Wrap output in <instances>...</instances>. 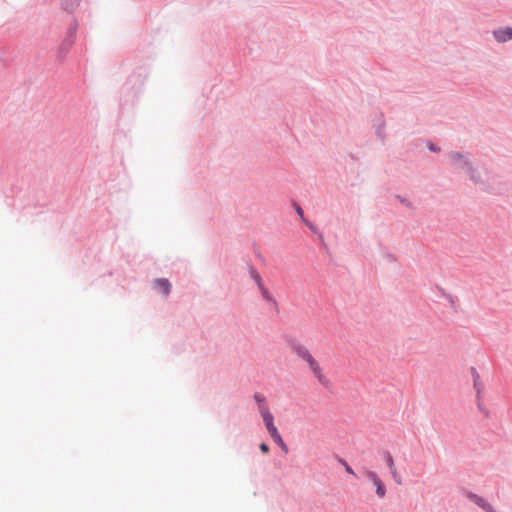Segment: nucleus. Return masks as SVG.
<instances>
[{
  "label": "nucleus",
  "instance_id": "obj_1",
  "mask_svg": "<svg viewBox=\"0 0 512 512\" xmlns=\"http://www.w3.org/2000/svg\"><path fill=\"white\" fill-rule=\"evenodd\" d=\"M293 352L302 359L309 367L312 374L317 378L320 384L327 386L329 384V380L324 374L320 364L311 354L309 349L301 344H294L292 346Z\"/></svg>",
  "mask_w": 512,
  "mask_h": 512
},
{
  "label": "nucleus",
  "instance_id": "obj_2",
  "mask_svg": "<svg viewBox=\"0 0 512 512\" xmlns=\"http://www.w3.org/2000/svg\"><path fill=\"white\" fill-rule=\"evenodd\" d=\"M261 416L271 438L275 441L281 437L276 426L274 425V418L269 408L261 407Z\"/></svg>",
  "mask_w": 512,
  "mask_h": 512
},
{
  "label": "nucleus",
  "instance_id": "obj_3",
  "mask_svg": "<svg viewBox=\"0 0 512 512\" xmlns=\"http://www.w3.org/2000/svg\"><path fill=\"white\" fill-rule=\"evenodd\" d=\"M365 475L375 485L377 496L379 498H383L386 495V488L377 473L371 470H366Z\"/></svg>",
  "mask_w": 512,
  "mask_h": 512
},
{
  "label": "nucleus",
  "instance_id": "obj_4",
  "mask_svg": "<svg viewBox=\"0 0 512 512\" xmlns=\"http://www.w3.org/2000/svg\"><path fill=\"white\" fill-rule=\"evenodd\" d=\"M385 461L386 464L390 470L391 476L393 480L396 482V484L401 485L402 484V478L399 475L397 468L395 466L394 458L390 453H386L385 455Z\"/></svg>",
  "mask_w": 512,
  "mask_h": 512
},
{
  "label": "nucleus",
  "instance_id": "obj_5",
  "mask_svg": "<svg viewBox=\"0 0 512 512\" xmlns=\"http://www.w3.org/2000/svg\"><path fill=\"white\" fill-rule=\"evenodd\" d=\"M494 37L498 42H506L512 39V28H501L494 31Z\"/></svg>",
  "mask_w": 512,
  "mask_h": 512
},
{
  "label": "nucleus",
  "instance_id": "obj_6",
  "mask_svg": "<svg viewBox=\"0 0 512 512\" xmlns=\"http://www.w3.org/2000/svg\"><path fill=\"white\" fill-rule=\"evenodd\" d=\"M155 287L167 296L170 293L171 284L167 279H157L155 281Z\"/></svg>",
  "mask_w": 512,
  "mask_h": 512
},
{
  "label": "nucleus",
  "instance_id": "obj_7",
  "mask_svg": "<svg viewBox=\"0 0 512 512\" xmlns=\"http://www.w3.org/2000/svg\"><path fill=\"white\" fill-rule=\"evenodd\" d=\"M476 504L484 509L486 512H495L494 508L482 497L477 499Z\"/></svg>",
  "mask_w": 512,
  "mask_h": 512
},
{
  "label": "nucleus",
  "instance_id": "obj_8",
  "mask_svg": "<svg viewBox=\"0 0 512 512\" xmlns=\"http://www.w3.org/2000/svg\"><path fill=\"white\" fill-rule=\"evenodd\" d=\"M476 504L484 509L486 512H495L494 508L482 497L477 499Z\"/></svg>",
  "mask_w": 512,
  "mask_h": 512
},
{
  "label": "nucleus",
  "instance_id": "obj_9",
  "mask_svg": "<svg viewBox=\"0 0 512 512\" xmlns=\"http://www.w3.org/2000/svg\"><path fill=\"white\" fill-rule=\"evenodd\" d=\"M254 399L258 403V410L260 413H261V407L269 408L268 405L266 404V399L262 394L256 393L254 395Z\"/></svg>",
  "mask_w": 512,
  "mask_h": 512
},
{
  "label": "nucleus",
  "instance_id": "obj_10",
  "mask_svg": "<svg viewBox=\"0 0 512 512\" xmlns=\"http://www.w3.org/2000/svg\"><path fill=\"white\" fill-rule=\"evenodd\" d=\"M80 3V0H63V5L66 10H73Z\"/></svg>",
  "mask_w": 512,
  "mask_h": 512
},
{
  "label": "nucleus",
  "instance_id": "obj_11",
  "mask_svg": "<svg viewBox=\"0 0 512 512\" xmlns=\"http://www.w3.org/2000/svg\"><path fill=\"white\" fill-rule=\"evenodd\" d=\"M252 278L254 279V281L256 282V284L259 288H262V286H264L261 276L256 271H252Z\"/></svg>",
  "mask_w": 512,
  "mask_h": 512
},
{
  "label": "nucleus",
  "instance_id": "obj_12",
  "mask_svg": "<svg viewBox=\"0 0 512 512\" xmlns=\"http://www.w3.org/2000/svg\"><path fill=\"white\" fill-rule=\"evenodd\" d=\"M276 444L279 445V447L281 448V450L285 453H288V447L287 445L285 444V442L283 441L282 437H279L277 440L274 441Z\"/></svg>",
  "mask_w": 512,
  "mask_h": 512
},
{
  "label": "nucleus",
  "instance_id": "obj_13",
  "mask_svg": "<svg viewBox=\"0 0 512 512\" xmlns=\"http://www.w3.org/2000/svg\"><path fill=\"white\" fill-rule=\"evenodd\" d=\"M259 289H260L261 294H262L264 299H266L268 301L272 300L270 293L268 292V290L264 286H262V288H259Z\"/></svg>",
  "mask_w": 512,
  "mask_h": 512
},
{
  "label": "nucleus",
  "instance_id": "obj_14",
  "mask_svg": "<svg viewBox=\"0 0 512 512\" xmlns=\"http://www.w3.org/2000/svg\"><path fill=\"white\" fill-rule=\"evenodd\" d=\"M260 450L263 452V453H268L269 451V447L267 444L265 443H261L260 446H259Z\"/></svg>",
  "mask_w": 512,
  "mask_h": 512
},
{
  "label": "nucleus",
  "instance_id": "obj_15",
  "mask_svg": "<svg viewBox=\"0 0 512 512\" xmlns=\"http://www.w3.org/2000/svg\"><path fill=\"white\" fill-rule=\"evenodd\" d=\"M468 498L476 504L477 499H479V498H480V496H478V495H476V494L469 493V494H468Z\"/></svg>",
  "mask_w": 512,
  "mask_h": 512
},
{
  "label": "nucleus",
  "instance_id": "obj_16",
  "mask_svg": "<svg viewBox=\"0 0 512 512\" xmlns=\"http://www.w3.org/2000/svg\"><path fill=\"white\" fill-rule=\"evenodd\" d=\"M343 464H344L346 472H348L349 474H352V475L355 474L353 469L346 462H343Z\"/></svg>",
  "mask_w": 512,
  "mask_h": 512
},
{
  "label": "nucleus",
  "instance_id": "obj_17",
  "mask_svg": "<svg viewBox=\"0 0 512 512\" xmlns=\"http://www.w3.org/2000/svg\"><path fill=\"white\" fill-rule=\"evenodd\" d=\"M296 212L301 218H303V210L300 206L296 207Z\"/></svg>",
  "mask_w": 512,
  "mask_h": 512
},
{
  "label": "nucleus",
  "instance_id": "obj_18",
  "mask_svg": "<svg viewBox=\"0 0 512 512\" xmlns=\"http://www.w3.org/2000/svg\"><path fill=\"white\" fill-rule=\"evenodd\" d=\"M473 374H474L475 386H477V381L479 380V374L476 371H473Z\"/></svg>",
  "mask_w": 512,
  "mask_h": 512
},
{
  "label": "nucleus",
  "instance_id": "obj_19",
  "mask_svg": "<svg viewBox=\"0 0 512 512\" xmlns=\"http://www.w3.org/2000/svg\"><path fill=\"white\" fill-rule=\"evenodd\" d=\"M461 156L459 154H454L453 159L460 160Z\"/></svg>",
  "mask_w": 512,
  "mask_h": 512
},
{
  "label": "nucleus",
  "instance_id": "obj_20",
  "mask_svg": "<svg viewBox=\"0 0 512 512\" xmlns=\"http://www.w3.org/2000/svg\"><path fill=\"white\" fill-rule=\"evenodd\" d=\"M305 223H306V225H307L308 227H310V228L312 227V225H311L310 223H308V222H305Z\"/></svg>",
  "mask_w": 512,
  "mask_h": 512
}]
</instances>
